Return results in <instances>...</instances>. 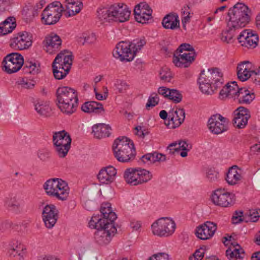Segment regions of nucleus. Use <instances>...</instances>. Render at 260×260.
<instances>
[{
	"label": "nucleus",
	"mask_w": 260,
	"mask_h": 260,
	"mask_svg": "<svg viewBox=\"0 0 260 260\" xmlns=\"http://www.w3.org/2000/svg\"><path fill=\"white\" fill-rule=\"evenodd\" d=\"M228 17V29L222 31L220 39L223 42L230 44L234 42L236 31L249 22L251 11L244 4L238 3L229 9Z\"/></svg>",
	"instance_id": "1"
},
{
	"label": "nucleus",
	"mask_w": 260,
	"mask_h": 260,
	"mask_svg": "<svg viewBox=\"0 0 260 260\" xmlns=\"http://www.w3.org/2000/svg\"><path fill=\"white\" fill-rule=\"evenodd\" d=\"M56 101L60 110L68 115L74 113L78 106V95L76 90L67 86L57 89Z\"/></svg>",
	"instance_id": "2"
},
{
	"label": "nucleus",
	"mask_w": 260,
	"mask_h": 260,
	"mask_svg": "<svg viewBox=\"0 0 260 260\" xmlns=\"http://www.w3.org/2000/svg\"><path fill=\"white\" fill-rule=\"evenodd\" d=\"M97 13L102 23L111 21L124 22L129 19L131 11L126 5L121 4L114 5L109 8H100Z\"/></svg>",
	"instance_id": "3"
},
{
	"label": "nucleus",
	"mask_w": 260,
	"mask_h": 260,
	"mask_svg": "<svg viewBox=\"0 0 260 260\" xmlns=\"http://www.w3.org/2000/svg\"><path fill=\"white\" fill-rule=\"evenodd\" d=\"M104 221L106 220H100L98 217H92L89 222L90 228L97 230L94 233V240L100 246L108 244L117 231L114 223H105Z\"/></svg>",
	"instance_id": "4"
},
{
	"label": "nucleus",
	"mask_w": 260,
	"mask_h": 260,
	"mask_svg": "<svg viewBox=\"0 0 260 260\" xmlns=\"http://www.w3.org/2000/svg\"><path fill=\"white\" fill-rule=\"evenodd\" d=\"M114 155L121 162H128L134 159L136 150L133 142L125 137H119L113 144Z\"/></svg>",
	"instance_id": "5"
},
{
	"label": "nucleus",
	"mask_w": 260,
	"mask_h": 260,
	"mask_svg": "<svg viewBox=\"0 0 260 260\" xmlns=\"http://www.w3.org/2000/svg\"><path fill=\"white\" fill-rule=\"evenodd\" d=\"M43 189L48 196L60 201L67 200L69 194V187L67 183L59 178L47 180L43 184Z\"/></svg>",
	"instance_id": "6"
},
{
	"label": "nucleus",
	"mask_w": 260,
	"mask_h": 260,
	"mask_svg": "<svg viewBox=\"0 0 260 260\" xmlns=\"http://www.w3.org/2000/svg\"><path fill=\"white\" fill-rule=\"evenodd\" d=\"M52 140L58 156L64 157L71 147L72 139L69 134L64 130L55 132L53 134Z\"/></svg>",
	"instance_id": "7"
},
{
	"label": "nucleus",
	"mask_w": 260,
	"mask_h": 260,
	"mask_svg": "<svg viewBox=\"0 0 260 260\" xmlns=\"http://www.w3.org/2000/svg\"><path fill=\"white\" fill-rule=\"evenodd\" d=\"M151 228L154 235L159 237H167L174 232L176 224L172 219L162 217L154 222Z\"/></svg>",
	"instance_id": "8"
},
{
	"label": "nucleus",
	"mask_w": 260,
	"mask_h": 260,
	"mask_svg": "<svg viewBox=\"0 0 260 260\" xmlns=\"http://www.w3.org/2000/svg\"><path fill=\"white\" fill-rule=\"evenodd\" d=\"M63 8L61 4H51L48 5L43 11L41 16L42 22L45 25H53L56 23L62 15Z\"/></svg>",
	"instance_id": "9"
},
{
	"label": "nucleus",
	"mask_w": 260,
	"mask_h": 260,
	"mask_svg": "<svg viewBox=\"0 0 260 260\" xmlns=\"http://www.w3.org/2000/svg\"><path fill=\"white\" fill-rule=\"evenodd\" d=\"M113 55L122 61H131L135 56L129 42L125 41H121L117 44L113 51Z\"/></svg>",
	"instance_id": "10"
},
{
	"label": "nucleus",
	"mask_w": 260,
	"mask_h": 260,
	"mask_svg": "<svg viewBox=\"0 0 260 260\" xmlns=\"http://www.w3.org/2000/svg\"><path fill=\"white\" fill-rule=\"evenodd\" d=\"M5 71L11 74L18 71L24 64L22 56L17 53L7 55L3 62Z\"/></svg>",
	"instance_id": "11"
},
{
	"label": "nucleus",
	"mask_w": 260,
	"mask_h": 260,
	"mask_svg": "<svg viewBox=\"0 0 260 260\" xmlns=\"http://www.w3.org/2000/svg\"><path fill=\"white\" fill-rule=\"evenodd\" d=\"M42 216L45 226L51 229L59 218V211L54 205L47 204L43 208Z\"/></svg>",
	"instance_id": "12"
},
{
	"label": "nucleus",
	"mask_w": 260,
	"mask_h": 260,
	"mask_svg": "<svg viewBox=\"0 0 260 260\" xmlns=\"http://www.w3.org/2000/svg\"><path fill=\"white\" fill-rule=\"evenodd\" d=\"M213 203L217 206L227 207L233 204L234 194L228 192L224 189H218L214 191L211 196Z\"/></svg>",
	"instance_id": "13"
},
{
	"label": "nucleus",
	"mask_w": 260,
	"mask_h": 260,
	"mask_svg": "<svg viewBox=\"0 0 260 260\" xmlns=\"http://www.w3.org/2000/svg\"><path fill=\"white\" fill-rule=\"evenodd\" d=\"M8 252L10 256L18 260H24L27 254L26 246L20 240L16 238L10 240L8 244Z\"/></svg>",
	"instance_id": "14"
},
{
	"label": "nucleus",
	"mask_w": 260,
	"mask_h": 260,
	"mask_svg": "<svg viewBox=\"0 0 260 260\" xmlns=\"http://www.w3.org/2000/svg\"><path fill=\"white\" fill-rule=\"evenodd\" d=\"M237 40L241 46L247 48H254L257 45L258 37L256 34L245 29L237 37Z\"/></svg>",
	"instance_id": "15"
},
{
	"label": "nucleus",
	"mask_w": 260,
	"mask_h": 260,
	"mask_svg": "<svg viewBox=\"0 0 260 260\" xmlns=\"http://www.w3.org/2000/svg\"><path fill=\"white\" fill-rule=\"evenodd\" d=\"M234 115L233 124L238 128H244L250 117L249 110L244 107H240L235 110Z\"/></svg>",
	"instance_id": "16"
},
{
	"label": "nucleus",
	"mask_w": 260,
	"mask_h": 260,
	"mask_svg": "<svg viewBox=\"0 0 260 260\" xmlns=\"http://www.w3.org/2000/svg\"><path fill=\"white\" fill-rule=\"evenodd\" d=\"M226 119L219 114L212 116L208 120V128L215 134H219L227 129Z\"/></svg>",
	"instance_id": "17"
},
{
	"label": "nucleus",
	"mask_w": 260,
	"mask_h": 260,
	"mask_svg": "<svg viewBox=\"0 0 260 260\" xmlns=\"http://www.w3.org/2000/svg\"><path fill=\"white\" fill-rule=\"evenodd\" d=\"M134 14L136 21L145 23L151 18L152 10L146 3H141L135 7Z\"/></svg>",
	"instance_id": "18"
},
{
	"label": "nucleus",
	"mask_w": 260,
	"mask_h": 260,
	"mask_svg": "<svg viewBox=\"0 0 260 260\" xmlns=\"http://www.w3.org/2000/svg\"><path fill=\"white\" fill-rule=\"evenodd\" d=\"M185 111L183 109H177L169 113L168 120L165 121L166 126L170 129L178 127L184 121Z\"/></svg>",
	"instance_id": "19"
},
{
	"label": "nucleus",
	"mask_w": 260,
	"mask_h": 260,
	"mask_svg": "<svg viewBox=\"0 0 260 260\" xmlns=\"http://www.w3.org/2000/svg\"><path fill=\"white\" fill-rule=\"evenodd\" d=\"M32 44V36L26 31L19 32L13 39L12 45L19 50L28 48Z\"/></svg>",
	"instance_id": "20"
},
{
	"label": "nucleus",
	"mask_w": 260,
	"mask_h": 260,
	"mask_svg": "<svg viewBox=\"0 0 260 260\" xmlns=\"http://www.w3.org/2000/svg\"><path fill=\"white\" fill-rule=\"evenodd\" d=\"M217 230L216 224L213 222L207 221L197 228L196 235L202 240H207L211 238Z\"/></svg>",
	"instance_id": "21"
},
{
	"label": "nucleus",
	"mask_w": 260,
	"mask_h": 260,
	"mask_svg": "<svg viewBox=\"0 0 260 260\" xmlns=\"http://www.w3.org/2000/svg\"><path fill=\"white\" fill-rule=\"evenodd\" d=\"M195 56V52H183L179 54L176 53L173 62L178 67L186 68L194 60Z\"/></svg>",
	"instance_id": "22"
},
{
	"label": "nucleus",
	"mask_w": 260,
	"mask_h": 260,
	"mask_svg": "<svg viewBox=\"0 0 260 260\" xmlns=\"http://www.w3.org/2000/svg\"><path fill=\"white\" fill-rule=\"evenodd\" d=\"M192 148L191 143L186 141L180 140L178 142H174L170 144L168 149L170 150V153L174 154L175 152H178L180 150L182 151L180 153V155L182 157L187 156V152Z\"/></svg>",
	"instance_id": "23"
},
{
	"label": "nucleus",
	"mask_w": 260,
	"mask_h": 260,
	"mask_svg": "<svg viewBox=\"0 0 260 260\" xmlns=\"http://www.w3.org/2000/svg\"><path fill=\"white\" fill-rule=\"evenodd\" d=\"M116 173V169L112 166H109L100 171L98 178L102 183L110 184L114 180Z\"/></svg>",
	"instance_id": "24"
},
{
	"label": "nucleus",
	"mask_w": 260,
	"mask_h": 260,
	"mask_svg": "<svg viewBox=\"0 0 260 260\" xmlns=\"http://www.w3.org/2000/svg\"><path fill=\"white\" fill-rule=\"evenodd\" d=\"M45 40V50L48 53H54L60 49L61 40L58 36L52 34L47 37Z\"/></svg>",
	"instance_id": "25"
},
{
	"label": "nucleus",
	"mask_w": 260,
	"mask_h": 260,
	"mask_svg": "<svg viewBox=\"0 0 260 260\" xmlns=\"http://www.w3.org/2000/svg\"><path fill=\"white\" fill-rule=\"evenodd\" d=\"M252 65L248 61H244L238 64L237 66L238 78L241 81H245L249 79L252 74Z\"/></svg>",
	"instance_id": "26"
},
{
	"label": "nucleus",
	"mask_w": 260,
	"mask_h": 260,
	"mask_svg": "<svg viewBox=\"0 0 260 260\" xmlns=\"http://www.w3.org/2000/svg\"><path fill=\"white\" fill-rule=\"evenodd\" d=\"M101 212L102 214L103 217L101 218L100 216L95 215L93 217H98L100 220H103L105 219L106 221H104L105 223H113L114 221L116 219L117 216L115 212L112 211L111 204L109 203H105L102 204L101 207Z\"/></svg>",
	"instance_id": "27"
},
{
	"label": "nucleus",
	"mask_w": 260,
	"mask_h": 260,
	"mask_svg": "<svg viewBox=\"0 0 260 260\" xmlns=\"http://www.w3.org/2000/svg\"><path fill=\"white\" fill-rule=\"evenodd\" d=\"M231 246L226 250V255L229 260H242L245 256L243 249L237 243H231Z\"/></svg>",
	"instance_id": "28"
},
{
	"label": "nucleus",
	"mask_w": 260,
	"mask_h": 260,
	"mask_svg": "<svg viewBox=\"0 0 260 260\" xmlns=\"http://www.w3.org/2000/svg\"><path fill=\"white\" fill-rule=\"evenodd\" d=\"M243 171L237 166H233L229 169L226 180L232 185H235L243 178Z\"/></svg>",
	"instance_id": "29"
},
{
	"label": "nucleus",
	"mask_w": 260,
	"mask_h": 260,
	"mask_svg": "<svg viewBox=\"0 0 260 260\" xmlns=\"http://www.w3.org/2000/svg\"><path fill=\"white\" fill-rule=\"evenodd\" d=\"M73 56L71 52L64 50L61 51L55 58L53 63L61 64L63 66L71 67L73 63Z\"/></svg>",
	"instance_id": "30"
},
{
	"label": "nucleus",
	"mask_w": 260,
	"mask_h": 260,
	"mask_svg": "<svg viewBox=\"0 0 260 260\" xmlns=\"http://www.w3.org/2000/svg\"><path fill=\"white\" fill-rule=\"evenodd\" d=\"M64 3L69 17L79 13L83 7V4L80 0H65Z\"/></svg>",
	"instance_id": "31"
},
{
	"label": "nucleus",
	"mask_w": 260,
	"mask_h": 260,
	"mask_svg": "<svg viewBox=\"0 0 260 260\" xmlns=\"http://www.w3.org/2000/svg\"><path fill=\"white\" fill-rule=\"evenodd\" d=\"M34 107L36 111L41 116L48 117L51 114V108L47 101L37 100L34 102Z\"/></svg>",
	"instance_id": "32"
},
{
	"label": "nucleus",
	"mask_w": 260,
	"mask_h": 260,
	"mask_svg": "<svg viewBox=\"0 0 260 260\" xmlns=\"http://www.w3.org/2000/svg\"><path fill=\"white\" fill-rule=\"evenodd\" d=\"M81 109L83 112L88 113L100 114L105 111L101 103L93 101L85 102L82 106Z\"/></svg>",
	"instance_id": "33"
},
{
	"label": "nucleus",
	"mask_w": 260,
	"mask_h": 260,
	"mask_svg": "<svg viewBox=\"0 0 260 260\" xmlns=\"http://www.w3.org/2000/svg\"><path fill=\"white\" fill-rule=\"evenodd\" d=\"M254 98L255 96L253 92L245 88H241L238 92L236 100L241 104H249L254 100Z\"/></svg>",
	"instance_id": "34"
},
{
	"label": "nucleus",
	"mask_w": 260,
	"mask_h": 260,
	"mask_svg": "<svg viewBox=\"0 0 260 260\" xmlns=\"http://www.w3.org/2000/svg\"><path fill=\"white\" fill-rule=\"evenodd\" d=\"M110 129L111 128L109 125L104 123H99L93 126L92 133L95 137L98 139H101L109 137Z\"/></svg>",
	"instance_id": "35"
},
{
	"label": "nucleus",
	"mask_w": 260,
	"mask_h": 260,
	"mask_svg": "<svg viewBox=\"0 0 260 260\" xmlns=\"http://www.w3.org/2000/svg\"><path fill=\"white\" fill-rule=\"evenodd\" d=\"M163 26L167 29H175L179 27L178 17L174 14H168L166 16L162 21Z\"/></svg>",
	"instance_id": "36"
},
{
	"label": "nucleus",
	"mask_w": 260,
	"mask_h": 260,
	"mask_svg": "<svg viewBox=\"0 0 260 260\" xmlns=\"http://www.w3.org/2000/svg\"><path fill=\"white\" fill-rule=\"evenodd\" d=\"M71 67L61 64L52 63L53 73L54 77L58 80L64 78L69 73Z\"/></svg>",
	"instance_id": "37"
},
{
	"label": "nucleus",
	"mask_w": 260,
	"mask_h": 260,
	"mask_svg": "<svg viewBox=\"0 0 260 260\" xmlns=\"http://www.w3.org/2000/svg\"><path fill=\"white\" fill-rule=\"evenodd\" d=\"M14 17H8L0 23V36H4L11 32L16 27Z\"/></svg>",
	"instance_id": "38"
},
{
	"label": "nucleus",
	"mask_w": 260,
	"mask_h": 260,
	"mask_svg": "<svg viewBox=\"0 0 260 260\" xmlns=\"http://www.w3.org/2000/svg\"><path fill=\"white\" fill-rule=\"evenodd\" d=\"M137 168L126 169L124 173L123 177L126 182L132 185H138V176Z\"/></svg>",
	"instance_id": "39"
},
{
	"label": "nucleus",
	"mask_w": 260,
	"mask_h": 260,
	"mask_svg": "<svg viewBox=\"0 0 260 260\" xmlns=\"http://www.w3.org/2000/svg\"><path fill=\"white\" fill-rule=\"evenodd\" d=\"M5 205L10 210L16 213L22 211V207L18 200L15 197L7 198L5 201Z\"/></svg>",
	"instance_id": "40"
},
{
	"label": "nucleus",
	"mask_w": 260,
	"mask_h": 260,
	"mask_svg": "<svg viewBox=\"0 0 260 260\" xmlns=\"http://www.w3.org/2000/svg\"><path fill=\"white\" fill-rule=\"evenodd\" d=\"M137 168L138 185L150 181L152 178V174L149 171L142 169Z\"/></svg>",
	"instance_id": "41"
},
{
	"label": "nucleus",
	"mask_w": 260,
	"mask_h": 260,
	"mask_svg": "<svg viewBox=\"0 0 260 260\" xmlns=\"http://www.w3.org/2000/svg\"><path fill=\"white\" fill-rule=\"evenodd\" d=\"M199 83L200 85V89L201 91L206 94L211 95L217 89L215 88V86L214 84L207 82L206 81L201 80L199 78Z\"/></svg>",
	"instance_id": "42"
},
{
	"label": "nucleus",
	"mask_w": 260,
	"mask_h": 260,
	"mask_svg": "<svg viewBox=\"0 0 260 260\" xmlns=\"http://www.w3.org/2000/svg\"><path fill=\"white\" fill-rule=\"evenodd\" d=\"M212 81L215 88L220 87L223 83V74L220 70L217 68L212 69Z\"/></svg>",
	"instance_id": "43"
},
{
	"label": "nucleus",
	"mask_w": 260,
	"mask_h": 260,
	"mask_svg": "<svg viewBox=\"0 0 260 260\" xmlns=\"http://www.w3.org/2000/svg\"><path fill=\"white\" fill-rule=\"evenodd\" d=\"M23 70L25 73L36 75L40 72V65L36 62L26 61Z\"/></svg>",
	"instance_id": "44"
},
{
	"label": "nucleus",
	"mask_w": 260,
	"mask_h": 260,
	"mask_svg": "<svg viewBox=\"0 0 260 260\" xmlns=\"http://www.w3.org/2000/svg\"><path fill=\"white\" fill-rule=\"evenodd\" d=\"M115 90L119 93H125L129 88L127 82L123 80L117 79L114 84Z\"/></svg>",
	"instance_id": "45"
},
{
	"label": "nucleus",
	"mask_w": 260,
	"mask_h": 260,
	"mask_svg": "<svg viewBox=\"0 0 260 260\" xmlns=\"http://www.w3.org/2000/svg\"><path fill=\"white\" fill-rule=\"evenodd\" d=\"M160 79L163 82H170L173 77L170 69L166 67H162L159 73Z\"/></svg>",
	"instance_id": "46"
},
{
	"label": "nucleus",
	"mask_w": 260,
	"mask_h": 260,
	"mask_svg": "<svg viewBox=\"0 0 260 260\" xmlns=\"http://www.w3.org/2000/svg\"><path fill=\"white\" fill-rule=\"evenodd\" d=\"M133 52H135V56L136 52L140 50L142 47L146 44V41L144 39H136L129 42Z\"/></svg>",
	"instance_id": "47"
},
{
	"label": "nucleus",
	"mask_w": 260,
	"mask_h": 260,
	"mask_svg": "<svg viewBox=\"0 0 260 260\" xmlns=\"http://www.w3.org/2000/svg\"><path fill=\"white\" fill-rule=\"evenodd\" d=\"M226 85L229 90L230 98H233L236 100L240 88L238 87L236 82L228 83Z\"/></svg>",
	"instance_id": "48"
},
{
	"label": "nucleus",
	"mask_w": 260,
	"mask_h": 260,
	"mask_svg": "<svg viewBox=\"0 0 260 260\" xmlns=\"http://www.w3.org/2000/svg\"><path fill=\"white\" fill-rule=\"evenodd\" d=\"M246 222L250 221L255 222L260 217V211L257 210H250L246 214Z\"/></svg>",
	"instance_id": "49"
},
{
	"label": "nucleus",
	"mask_w": 260,
	"mask_h": 260,
	"mask_svg": "<svg viewBox=\"0 0 260 260\" xmlns=\"http://www.w3.org/2000/svg\"><path fill=\"white\" fill-rule=\"evenodd\" d=\"M218 173L214 169H208L206 171V177L210 182H214L218 179Z\"/></svg>",
	"instance_id": "50"
},
{
	"label": "nucleus",
	"mask_w": 260,
	"mask_h": 260,
	"mask_svg": "<svg viewBox=\"0 0 260 260\" xmlns=\"http://www.w3.org/2000/svg\"><path fill=\"white\" fill-rule=\"evenodd\" d=\"M182 99V95L178 90L175 89H170V93L169 94L168 99L172 100L175 103H180Z\"/></svg>",
	"instance_id": "51"
},
{
	"label": "nucleus",
	"mask_w": 260,
	"mask_h": 260,
	"mask_svg": "<svg viewBox=\"0 0 260 260\" xmlns=\"http://www.w3.org/2000/svg\"><path fill=\"white\" fill-rule=\"evenodd\" d=\"M96 40L95 35L93 34H90L89 35L82 34L78 39V42L84 44L86 43H92Z\"/></svg>",
	"instance_id": "52"
},
{
	"label": "nucleus",
	"mask_w": 260,
	"mask_h": 260,
	"mask_svg": "<svg viewBox=\"0 0 260 260\" xmlns=\"http://www.w3.org/2000/svg\"><path fill=\"white\" fill-rule=\"evenodd\" d=\"M212 70L211 69H207V70H203L200 76V79L201 80L206 81L207 82L211 83L213 84L212 81Z\"/></svg>",
	"instance_id": "53"
},
{
	"label": "nucleus",
	"mask_w": 260,
	"mask_h": 260,
	"mask_svg": "<svg viewBox=\"0 0 260 260\" xmlns=\"http://www.w3.org/2000/svg\"><path fill=\"white\" fill-rule=\"evenodd\" d=\"M18 84L20 86L21 88L31 89L34 86L35 82L27 78H22L18 81Z\"/></svg>",
	"instance_id": "54"
},
{
	"label": "nucleus",
	"mask_w": 260,
	"mask_h": 260,
	"mask_svg": "<svg viewBox=\"0 0 260 260\" xmlns=\"http://www.w3.org/2000/svg\"><path fill=\"white\" fill-rule=\"evenodd\" d=\"M159 99L157 94L156 93H152L151 94L146 104V107L149 109L150 107H153L157 105L159 102Z\"/></svg>",
	"instance_id": "55"
},
{
	"label": "nucleus",
	"mask_w": 260,
	"mask_h": 260,
	"mask_svg": "<svg viewBox=\"0 0 260 260\" xmlns=\"http://www.w3.org/2000/svg\"><path fill=\"white\" fill-rule=\"evenodd\" d=\"M50 155V151L46 148H43L38 151V156L42 161H46L49 158Z\"/></svg>",
	"instance_id": "56"
},
{
	"label": "nucleus",
	"mask_w": 260,
	"mask_h": 260,
	"mask_svg": "<svg viewBox=\"0 0 260 260\" xmlns=\"http://www.w3.org/2000/svg\"><path fill=\"white\" fill-rule=\"evenodd\" d=\"M190 51V52H194L193 48L189 44L184 43L181 44L176 51V54L178 53L187 52Z\"/></svg>",
	"instance_id": "57"
},
{
	"label": "nucleus",
	"mask_w": 260,
	"mask_h": 260,
	"mask_svg": "<svg viewBox=\"0 0 260 260\" xmlns=\"http://www.w3.org/2000/svg\"><path fill=\"white\" fill-rule=\"evenodd\" d=\"M147 260H169V256L167 253H157L149 257Z\"/></svg>",
	"instance_id": "58"
},
{
	"label": "nucleus",
	"mask_w": 260,
	"mask_h": 260,
	"mask_svg": "<svg viewBox=\"0 0 260 260\" xmlns=\"http://www.w3.org/2000/svg\"><path fill=\"white\" fill-rule=\"evenodd\" d=\"M205 250L200 248L196 251L192 256L189 258V260H201L204 257Z\"/></svg>",
	"instance_id": "59"
},
{
	"label": "nucleus",
	"mask_w": 260,
	"mask_h": 260,
	"mask_svg": "<svg viewBox=\"0 0 260 260\" xmlns=\"http://www.w3.org/2000/svg\"><path fill=\"white\" fill-rule=\"evenodd\" d=\"M170 88L161 86L158 88V93L164 97L168 99L169 94L170 93Z\"/></svg>",
	"instance_id": "60"
},
{
	"label": "nucleus",
	"mask_w": 260,
	"mask_h": 260,
	"mask_svg": "<svg viewBox=\"0 0 260 260\" xmlns=\"http://www.w3.org/2000/svg\"><path fill=\"white\" fill-rule=\"evenodd\" d=\"M251 77L254 79L255 82H260V67L255 70L253 69Z\"/></svg>",
	"instance_id": "61"
},
{
	"label": "nucleus",
	"mask_w": 260,
	"mask_h": 260,
	"mask_svg": "<svg viewBox=\"0 0 260 260\" xmlns=\"http://www.w3.org/2000/svg\"><path fill=\"white\" fill-rule=\"evenodd\" d=\"M136 132V135L141 138H144L146 135L148 134V132L143 129V127L141 126H138L135 128Z\"/></svg>",
	"instance_id": "62"
},
{
	"label": "nucleus",
	"mask_w": 260,
	"mask_h": 260,
	"mask_svg": "<svg viewBox=\"0 0 260 260\" xmlns=\"http://www.w3.org/2000/svg\"><path fill=\"white\" fill-rule=\"evenodd\" d=\"M219 96L222 99H224L227 98H230L229 90L227 85L223 87V88L220 90Z\"/></svg>",
	"instance_id": "63"
},
{
	"label": "nucleus",
	"mask_w": 260,
	"mask_h": 260,
	"mask_svg": "<svg viewBox=\"0 0 260 260\" xmlns=\"http://www.w3.org/2000/svg\"><path fill=\"white\" fill-rule=\"evenodd\" d=\"M153 155L154 156V162L158 161H164L166 159V155L161 153L154 152L153 153Z\"/></svg>",
	"instance_id": "64"
}]
</instances>
